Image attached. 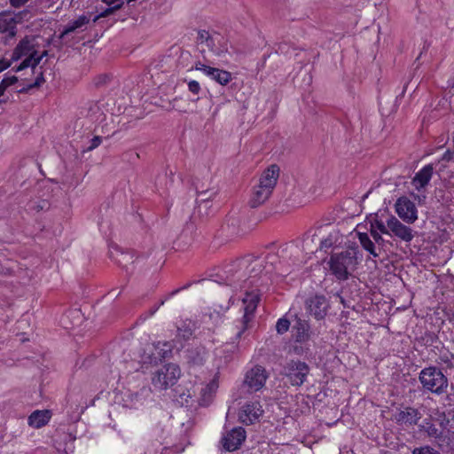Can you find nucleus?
<instances>
[{"label":"nucleus","instance_id":"3c124183","mask_svg":"<svg viewBox=\"0 0 454 454\" xmlns=\"http://www.w3.org/2000/svg\"><path fill=\"white\" fill-rule=\"evenodd\" d=\"M442 417H443V420L441 422V426L444 427H445L444 421L446 422L445 424H448L449 420L445 419V414L444 413H442Z\"/></svg>","mask_w":454,"mask_h":454},{"label":"nucleus","instance_id":"9b49d317","mask_svg":"<svg viewBox=\"0 0 454 454\" xmlns=\"http://www.w3.org/2000/svg\"><path fill=\"white\" fill-rule=\"evenodd\" d=\"M388 227L390 228L389 236L395 237L405 243H410L416 234L415 231H413L410 226L401 223L394 215L388 218Z\"/></svg>","mask_w":454,"mask_h":454},{"label":"nucleus","instance_id":"4c0bfd02","mask_svg":"<svg viewBox=\"0 0 454 454\" xmlns=\"http://www.w3.org/2000/svg\"><path fill=\"white\" fill-rule=\"evenodd\" d=\"M110 7L106 9L104 12H102L99 15H98L94 21H97L99 18H104L106 16H109L110 14L114 13L115 11L121 9L122 7V3L115 4L114 6L109 5Z\"/></svg>","mask_w":454,"mask_h":454},{"label":"nucleus","instance_id":"a211bd4d","mask_svg":"<svg viewBox=\"0 0 454 454\" xmlns=\"http://www.w3.org/2000/svg\"><path fill=\"white\" fill-rule=\"evenodd\" d=\"M294 336L296 342H305L310 338V326L306 320L297 318L295 325H294Z\"/></svg>","mask_w":454,"mask_h":454},{"label":"nucleus","instance_id":"bf43d9fd","mask_svg":"<svg viewBox=\"0 0 454 454\" xmlns=\"http://www.w3.org/2000/svg\"><path fill=\"white\" fill-rule=\"evenodd\" d=\"M21 14H24L25 16H27L28 14V12L26 11V12H22Z\"/></svg>","mask_w":454,"mask_h":454},{"label":"nucleus","instance_id":"4d7b16f0","mask_svg":"<svg viewBox=\"0 0 454 454\" xmlns=\"http://www.w3.org/2000/svg\"><path fill=\"white\" fill-rule=\"evenodd\" d=\"M47 55H48V51H43V53L40 56H42V59H43V57H45Z\"/></svg>","mask_w":454,"mask_h":454},{"label":"nucleus","instance_id":"f8f14e48","mask_svg":"<svg viewBox=\"0 0 454 454\" xmlns=\"http://www.w3.org/2000/svg\"><path fill=\"white\" fill-rule=\"evenodd\" d=\"M306 308L316 319L321 320L326 316L329 304L324 295H315L306 301Z\"/></svg>","mask_w":454,"mask_h":454},{"label":"nucleus","instance_id":"39448f33","mask_svg":"<svg viewBox=\"0 0 454 454\" xmlns=\"http://www.w3.org/2000/svg\"><path fill=\"white\" fill-rule=\"evenodd\" d=\"M319 242L320 250L326 251L329 248H335V247L341 243L342 235L340 231L331 224L318 227L315 233L309 239V237L304 240V248H308L309 242Z\"/></svg>","mask_w":454,"mask_h":454},{"label":"nucleus","instance_id":"6e6d98bb","mask_svg":"<svg viewBox=\"0 0 454 454\" xmlns=\"http://www.w3.org/2000/svg\"><path fill=\"white\" fill-rule=\"evenodd\" d=\"M186 287H187V286H184V287H182V289H185ZM180 290H181V288H180V289H176V290L173 291V292L171 293V295L177 294Z\"/></svg>","mask_w":454,"mask_h":454},{"label":"nucleus","instance_id":"393cba45","mask_svg":"<svg viewBox=\"0 0 454 454\" xmlns=\"http://www.w3.org/2000/svg\"><path fill=\"white\" fill-rule=\"evenodd\" d=\"M173 349V345L170 342H158L154 346L155 353L153 355L155 356V361L159 358L160 360L168 357Z\"/></svg>","mask_w":454,"mask_h":454},{"label":"nucleus","instance_id":"c85d7f7f","mask_svg":"<svg viewBox=\"0 0 454 454\" xmlns=\"http://www.w3.org/2000/svg\"><path fill=\"white\" fill-rule=\"evenodd\" d=\"M421 430L427 434L429 437L441 439L442 431L439 429L430 419H424L423 424L420 426Z\"/></svg>","mask_w":454,"mask_h":454},{"label":"nucleus","instance_id":"4468645a","mask_svg":"<svg viewBox=\"0 0 454 454\" xmlns=\"http://www.w3.org/2000/svg\"><path fill=\"white\" fill-rule=\"evenodd\" d=\"M17 223L11 217L10 213L0 214V240L8 241L12 236Z\"/></svg>","mask_w":454,"mask_h":454},{"label":"nucleus","instance_id":"e433bc0d","mask_svg":"<svg viewBox=\"0 0 454 454\" xmlns=\"http://www.w3.org/2000/svg\"><path fill=\"white\" fill-rule=\"evenodd\" d=\"M290 327V322L288 319L282 317L279 318L276 324V330L278 333L283 334L288 331Z\"/></svg>","mask_w":454,"mask_h":454},{"label":"nucleus","instance_id":"c9c22d12","mask_svg":"<svg viewBox=\"0 0 454 454\" xmlns=\"http://www.w3.org/2000/svg\"><path fill=\"white\" fill-rule=\"evenodd\" d=\"M215 192L212 191H201L198 192V198L196 200V203L200 206L201 203L207 202L213 198Z\"/></svg>","mask_w":454,"mask_h":454},{"label":"nucleus","instance_id":"864d4df0","mask_svg":"<svg viewBox=\"0 0 454 454\" xmlns=\"http://www.w3.org/2000/svg\"><path fill=\"white\" fill-rule=\"evenodd\" d=\"M98 106L96 104H93L90 107V111L98 110Z\"/></svg>","mask_w":454,"mask_h":454},{"label":"nucleus","instance_id":"5701e85b","mask_svg":"<svg viewBox=\"0 0 454 454\" xmlns=\"http://www.w3.org/2000/svg\"><path fill=\"white\" fill-rule=\"evenodd\" d=\"M33 45L28 36L23 38L16 46L12 58L15 59H20L23 56L29 55L32 51Z\"/></svg>","mask_w":454,"mask_h":454},{"label":"nucleus","instance_id":"a19ab883","mask_svg":"<svg viewBox=\"0 0 454 454\" xmlns=\"http://www.w3.org/2000/svg\"><path fill=\"white\" fill-rule=\"evenodd\" d=\"M18 82V78L15 75L7 76L4 78L1 81V83L5 86V88H8L13 84H15Z\"/></svg>","mask_w":454,"mask_h":454},{"label":"nucleus","instance_id":"de8ad7c7","mask_svg":"<svg viewBox=\"0 0 454 454\" xmlns=\"http://www.w3.org/2000/svg\"><path fill=\"white\" fill-rule=\"evenodd\" d=\"M9 66H10L9 62H7L4 59H0V72L5 70Z\"/></svg>","mask_w":454,"mask_h":454},{"label":"nucleus","instance_id":"a878e982","mask_svg":"<svg viewBox=\"0 0 454 454\" xmlns=\"http://www.w3.org/2000/svg\"><path fill=\"white\" fill-rule=\"evenodd\" d=\"M221 39V34L213 33L210 34L208 31L200 30L198 33L197 42L200 44H206L207 47H213L214 42Z\"/></svg>","mask_w":454,"mask_h":454},{"label":"nucleus","instance_id":"423d86ee","mask_svg":"<svg viewBox=\"0 0 454 454\" xmlns=\"http://www.w3.org/2000/svg\"><path fill=\"white\" fill-rule=\"evenodd\" d=\"M180 374V368L177 364H165L153 374L152 384L156 389H167L176 383Z\"/></svg>","mask_w":454,"mask_h":454},{"label":"nucleus","instance_id":"4be33fe9","mask_svg":"<svg viewBox=\"0 0 454 454\" xmlns=\"http://www.w3.org/2000/svg\"><path fill=\"white\" fill-rule=\"evenodd\" d=\"M207 76L221 85H227L232 80L231 73L215 67L207 70Z\"/></svg>","mask_w":454,"mask_h":454},{"label":"nucleus","instance_id":"8fccbe9b","mask_svg":"<svg viewBox=\"0 0 454 454\" xmlns=\"http://www.w3.org/2000/svg\"><path fill=\"white\" fill-rule=\"evenodd\" d=\"M163 303H164V301H161L159 306H157V307H155V308L152 309L150 310V315H153V314L155 313V311L159 309V307H160V305H162Z\"/></svg>","mask_w":454,"mask_h":454},{"label":"nucleus","instance_id":"7ed1b4c3","mask_svg":"<svg viewBox=\"0 0 454 454\" xmlns=\"http://www.w3.org/2000/svg\"><path fill=\"white\" fill-rule=\"evenodd\" d=\"M279 176V168L270 165L261 175L258 184L253 187L249 206L256 208L262 206L271 195Z\"/></svg>","mask_w":454,"mask_h":454},{"label":"nucleus","instance_id":"cd10ccee","mask_svg":"<svg viewBox=\"0 0 454 454\" xmlns=\"http://www.w3.org/2000/svg\"><path fill=\"white\" fill-rule=\"evenodd\" d=\"M119 265L124 268L127 271L129 270V265L135 262V254L133 251L120 252L114 258Z\"/></svg>","mask_w":454,"mask_h":454},{"label":"nucleus","instance_id":"9d476101","mask_svg":"<svg viewBox=\"0 0 454 454\" xmlns=\"http://www.w3.org/2000/svg\"><path fill=\"white\" fill-rule=\"evenodd\" d=\"M395 212L398 216L409 224L418 219V211L415 203L407 197L399 198L395 204Z\"/></svg>","mask_w":454,"mask_h":454},{"label":"nucleus","instance_id":"6ab92c4d","mask_svg":"<svg viewBox=\"0 0 454 454\" xmlns=\"http://www.w3.org/2000/svg\"><path fill=\"white\" fill-rule=\"evenodd\" d=\"M20 269L17 262L7 258V256L0 251V275L1 276H12L15 274Z\"/></svg>","mask_w":454,"mask_h":454},{"label":"nucleus","instance_id":"72a5a7b5","mask_svg":"<svg viewBox=\"0 0 454 454\" xmlns=\"http://www.w3.org/2000/svg\"><path fill=\"white\" fill-rule=\"evenodd\" d=\"M45 82L44 78H43V72L41 71L39 73V74L37 75L35 81L32 83H29L26 86H18L17 89H16V91L18 93H27L30 90L34 89V88H38L40 87L43 82Z\"/></svg>","mask_w":454,"mask_h":454},{"label":"nucleus","instance_id":"ea45409f","mask_svg":"<svg viewBox=\"0 0 454 454\" xmlns=\"http://www.w3.org/2000/svg\"><path fill=\"white\" fill-rule=\"evenodd\" d=\"M188 89L192 94H195V95H198L201 90L200 83L194 80L190 81L188 82Z\"/></svg>","mask_w":454,"mask_h":454},{"label":"nucleus","instance_id":"58836bf2","mask_svg":"<svg viewBox=\"0 0 454 454\" xmlns=\"http://www.w3.org/2000/svg\"><path fill=\"white\" fill-rule=\"evenodd\" d=\"M412 454H440V452L430 446H424L414 449Z\"/></svg>","mask_w":454,"mask_h":454},{"label":"nucleus","instance_id":"473e14b6","mask_svg":"<svg viewBox=\"0 0 454 454\" xmlns=\"http://www.w3.org/2000/svg\"><path fill=\"white\" fill-rule=\"evenodd\" d=\"M213 53L222 56L228 51L227 39L221 35V39L214 42L213 47H207Z\"/></svg>","mask_w":454,"mask_h":454},{"label":"nucleus","instance_id":"2f4dec72","mask_svg":"<svg viewBox=\"0 0 454 454\" xmlns=\"http://www.w3.org/2000/svg\"><path fill=\"white\" fill-rule=\"evenodd\" d=\"M41 59L42 56L37 55V52L33 51L28 57L21 62L17 70H21L28 67H32L33 69H35Z\"/></svg>","mask_w":454,"mask_h":454},{"label":"nucleus","instance_id":"412c9836","mask_svg":"<svg viewBox=\"0 0 454 454\" xmlns=\"http://www.w3.org/2000/svg\"><path fill=\"white\" fill-rule=\"evenodd\" d=\"M242 301L245 305L244 319H246L249 314L254 313L260 301V294L258 293V290L247 292Z\"/></svg>","mask_w":454,"mask_h":454},{"label":"nucleus","instance_id":"1a4fd4ad","mask_svg":"<svg viewBox=\"0 0 454 454\" xmlns=\"http://www.w3.org/2000/svg\"><path fill=\"white\" fill-rule=\"evenodd\" d=\"M264 411L259 401L246 403L239 411V419L245 425H252L259 420Z\"/></svg>","mask_w":454,"mask_h":454},{"label":"nucleus","instance_id":"79ce46f5","mask_svg":"<svg viewBox=\"0 0 454 454\" xmlns=\"http://www.w3.org/2000/svg\"><path fill=\"white\" fill-rule=\"evenodd\" d=\"M102 142V138L101 137L99 136H95L91 140H90V146L88 147V150L91 151V150H94L95 148H97Z\"/></svg>","mask_w":454,"mask_h":454},{"label":"nucleus","instance_id":"c756f323","mask_svg":"<svg viewBox=\"0 0 454 454\" xmlns=\"http://www.w3.org/2000/svg\"><path fill=\"white\" fill-rule=\"evenodd\" d=\"M0 32L6 33L8 37H13L16 35L14 19H0Z\"/></svg>","mask_w":454,"mask_h":454},{"label":"nucleus","instance_id":"aec40b11","mask_svg":"<svg viewBox=\"0 0 454 454\" xmlns=\"http://www.w3.org/2000/svg\"><path fill=\"white\" fill-rule=\"evenodd\" d=\"M356 235L362 247L365 251L374 258L380 257V251L378 252L374 240L372 239L371 235L369 236L367 232H362L360 231H356Z\"/></svg>","mask_w":454,"mask_h":454},{"label":"nucleus","instance_id":"f257e3e1","mask_svg":"<svg viewBox=\"0 0 454 454\" xmlns=\"http://www.w3.org/2000/svg\"><path fill=\"white\" fill-rule=\"evenodd\" d=\"M362 260V254L356 244L348 245L341 250H333L325 260L327 269L339 281L348 280Z\"/></svg>","mask_w":454,"mask_h":454},{"label":"nucleus","instance_id":"7c9ffc66","mask_svg":"<svg viewBox=\"0 0 454 454\" xmlns=\"http://www.w3.org/2000/svg\"><path fill=\"white\" fill-rule=\"evenodd\" d=\"M89 22V18L82 15L80 16L77 20H74L68 26L65 27L63 32L60 35V37H64L66 35H68L74 31H75L77 28L82 27V26L86 25Z\"/></svg>","mask_w":454,"mask_h":454},{"label":"nucleus","instance_id":"bb28decb","mask_svg":"<svg viewBox=\"0 0 454 454\" xmlns=\"http://www.w3.org/2000/svg\"><path fill=\"white\" fill-rule=\"evenodd\" d=\"M217 388L218 381L216 378H214L201 389L202 402L204 404H207L211 402L212 396L216 392Z\"/></svg>","mask_w":454,"mask_h":454},{"label":"nucleus","instance_id":"37998d69","mask_svg":"<svg viewBox=\"0 0 454 454\" xmlns=\"http://www.w3.org/2000/svg\"><path fill=\"white\" fill-rule=\"evenodd\" d=\"M177 333H177L178 336L183 337L185 340L189 339L192 334V330L189 328H185V329L178 328Z\"/></svg>","mask_w":454,"mask_h":454},{"label":"nucleus","instance_id":"ddd939ff","mask_svg":"<svg viewBox=\"0 0 454 454\" xmlns=\"http://www.w3.org/2000/svg\"><path fill=\"white\" fill-rule=\"evenodd\" d=\"M246 439V431L239 427L231 429L223 438V448L228 451L237 450Z\"/></svg>","mask_w":454,"mask_h":454},{"label":"nucleus","instance_id":"0eeeda50","mask_svg":"<svg viewBox=\"0 0 454 454\" xmlns=\"http://www.w3.org/2000/svg\"><path fill=\"white\" fill-rule=\"evenodd\" d=\"M309 373V365L302 361L292 359L283 368V374L288 379L291 385L301 386Z\"/></svg>","mask_w":454,"mask_h":454},{"label":"nucleus","instance_id":"2eb2a0df","mask_svg":"<svg viewBox=\"0 0 454 454\" xmlns=\"http://www.w3.org/2000/svg\"><path fill=\"white\" fill-rule=\"evenodd\" d=\"M434 173L433 164L423 167L412 178L411 184L418 190L425 188L430 182Z\"/></svg>","mask_w":454,"mask_h":454},{"label":"nucleus","instance_id":"13d9d810","mask_svg":"<svg viewBox=\"0 0 454 454\" xmlns=\"http://www.w3.org/2000/svg\"><path fill=\"white\" fill-rule=\"evenodd\" d=\"M241 333H242V331H239V332L237 333V336H238V337H240Z\"/></svg>","mask_w":454,"mask_h":454},{"label":"nucleus","instance_id":"5fc2aeb1","mask_svg":"<svg viewBox=\"0 0 454 454\" xmlns=\"http://www.w3.org/2000/svg\"><path fill=\"white\" fill-rule=\"evenodd\" d=\"M74 314H78V311L76 310H74V311H70L68 314H67L65 317H69L70 316L74 315Z\"/></svg>","mask_w":454,"mask_h":454},{"label":"nucleus","instance_id":"b1692460","mask_svg":"<svg viewBox=\"0 0 454 454\" xmlns=\"http://www.w3.org/2000/svg\"><path fill=\"white\" fill-rule=\"evenodd\" d=\"M383 234L377 231V230H370V235L374 240L378 252L380 251V255L382 252H386L392 247V243L382 237Z\"/></svg>","mask_w":454,"mask_h":454},{"label":"nucleus","instance_id":"f3484780","mask_svg":"<svg viewBox=\"0 0 454 454\" xmlns=\"http://www.w3.org/2000/svg\"><path fill=\"white\" fill-rule=\"evenodd\" d=\"M51 413L49 410H36L28 417V425L35 428L44 427L51 419Z\"/></svg>","mask_w":454,"mask_h":454},{"label":"nucleus","instance_id":"09e8293b","mask_svg":"<svg viewBox=\"0 0 454 454\" xmlns=\"http://www.w3.org/2000/svg\"><path fill=\"white\" fill-rule=\"evenodd\" d=\"M104 2H105L106 4H108V5H112V6H114V5H115V4H121V3H122V4H123V2H122L121 0H104Z\"/></svg>","mask_w":454,"mask_h":454},{"label":"nucleus","instance_id":"6e6552de","mask_svg":"<svg viewBox=\"0 0 454 454\" xmlns=\"http://www.w3.org/2000/svg\"><path fill=\"white\" fill-rule=\"evenodd\" d=\"M268 379L266 370L261 365H255L247 372L244 379V386L247 387L248 391L255 392L260 390Z\"/></svg>","mask_w":454,"mask_h":454},{"label":"nucleus","instance_id":"20e7f679","mask_svg":"<svg viewBox=\"0 0 454 454\" xmlns=\"http://www.w3.org/2000/svg\"><path fill=\"white\" fill-rule=\"evenodd\" d=\"M419 380L425 391L436 395L446 393L449 386L448 377L441 368L434 365L422 369L419 374Z\"/></svg>","mask_w":454,"mask_h":454},{"label":"nucleus","instance_id":"dca6fc26","mask_svg":"<svg viewBox=\"0 0 454 454\" xmlns=\"http://www.w3.org/2000/svg\"><path fill=\"white\" fill-rule=\"evenodd\" d=\"M421 414L418 409L414 407H406L395 415V421L398 424L416 425L420 419Z\"/></svg>","mask_w":454,"mask_h":454},{"label":"nucleus","instance_id":"f03ea898","mask_svg":"<svg viewBox=\"0 0 454 454\" xmlns=\"http://www.w3.org/2000/svg\"><path fill=\"white\" fill-rule=\"evenodd\" d=\"M276 258L275 254H268L266 257H254L247 255L238 262L239 267H245L248 285L262 286L264 278L268 280L270 278L268 274L273 270V260Z\"/></svg>","mask_w":454,"mask_h":454},{"label":"nucleus","instance_id":"49530a36","mask_svg":"<svg viewBox=\"0 0 454 454\" xmlns=\"http://www.w3.org/2000/svg\"><path fill=\"white\" fill-rule=\"evenodd\" d=\"M28 1L29 0H10V4L12 6L18 8V7H21Z\"/></svg>","mask_w":454,"mask_h":454},{"label":"nucleus","instance_id":"a18cd8bd","mask_svg":"<svg viewBox=\"0 0 454 454\" xmlns=\"http://www.w3.org/2000/svg\"><path fill=\"white\" fill-rule=\"evenodd\" d=\"M211 68H212L211 67L202 64L201 62H198L195 65L196 70H200V71L204 72V74H206L207 75V70L211 69Z\"/></svg>","mask_w":454,"mask_h":454},{"label":"nucleus","instance_id":"f704fd0d","mask_svg":"<svg viewBox=\"0 0 454 454\" xmlns=\"http://www.w3.org/2000/svg\"><path fill=\"white\" fill-rule=\"evenodd\" d=\"M377 230L380 233H384L385 235L390 234V228L388 227V219L387 220V223L385 224L382 221L374 219L370 222V230Z\"/></svg>","mask_w":454,"mask_h":454},{"label":"nucleus","instance_id":"603ef678","mask_svg":"<svg viewBox=\"0 0 454 454\" xmlns=\"http://www.w3.org/2000/svg\"><path fill=\"white\" fill-rule=\"evenodd\" d=\"M20 14L16 15V16H15V17H13V18H12V17H10V18H11V19H14V20H15V24H16V23H17V22H19L20 20H22V17H20V18H19V16H20Z\"/></svg>","mask_w":454,"mask_h":454},{"label":"nucleus","instance_id":"c03bdc74","mask_svg":"<svg viewBox=\"0 0 454 454\" xmlns=\"http://www.w3.org/2000/svg\"><path fill=\"white\" fill-rule=\"evenodd\" d=\"M453 157H454V152L453 151H450V150H447L443 155L442 156L441 158V160H443V161H450L453 160Z\"/></svg>","mask_w":454,"mask_h":454}]
</instances>
